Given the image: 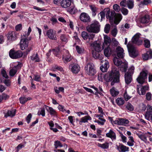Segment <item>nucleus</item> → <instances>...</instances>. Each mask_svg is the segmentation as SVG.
Segmentation results:
<instances>
[{
	"label": "nucleus",
	"instance_id": "f257e3e1",
	"mask_svg": "<svg viewBox=\"0 0 152 152\" xmlns=\"http://www.w3.org/2000/svg\"><path fill=\"white\" fill-rule=\"evenodd\" d=\"M105 80L107 82H110L111 85L113 86L115 83L119 82L120 74L118 69L116 67H113L111 71L104 76Z\"/></svg>",
	"mask_w": 152,
	"mask_h": 152
},
{
	"label": "nucleus",
	"instance_id": "f03ea898",
	"mask_svg": "<svg viewBox=\"0 0 152 152\" xmlns=\"http://www.w3.org/2000/svg\"><path fill=\"white\" fill-rule=\"evenodd\" d=\"M30 40L26 38L25 35H23L22 36V39L20 40V48L22 50H26V51L24 52V53L26 55H27L31 50V47H28L29 41Z\"/></svg>",
	"mask_w": 152,
	"mask_h": 152
},
{
	"label": "nucleus",
	"instance_id": "7ed1b4c3",
	"mask_svg": "<svg viewBox=\"0 0 152 152\" xmlns=\"http://www.w3.org/2000/svg\"><path fill=\"white\" fill-rule=\"evenodd\" d=\"M100 25L97 21H94L86 27V30L89 33H97L100 31Z\"/></svg>",
	"mask_w": 152,
	"mask_h": 152
},
{
	"label": "nucleus",
	"instance_id": "20e7f679",
	"mask_svg": "<svg viewBox=\"0 0 152 152\" xmlns=\"http://www.w3.org/2000/svg\"><path fill=\"white\" fill-rule=\"evenodd\" d=\"M127 46L129 55L131 56L134 58L136 57L138 55L137 51L131 43L129 42Z\"/></svg>",
	"mask_w": 152,
	"mask_h": 152
},
{
	"label": "nucleus",
	"instance_id": "39448f33",
	"mask_svg": "<svg viewBox=\"0 0 152 152\" xmlns=\"http://www.w3.org/2000/svg\"><path fill=\"white\" fill-rule=\"evenodd\" d=\"M86 72L90 75H94L96 73L94 65L92 63L87 64L85 66Z\"/></svg>",
	"mask_w": 152,
	"mask_h": 152
},
{
	"label": "nucleus",
	"instance_id": "423d86ee",
	"mask_svg": "<svg viewBox=\"0 0 152 152\" xmlns=\"http://www.w3.org/2000/svg\"><path fill=\"white\" fill-rule=\"evenodd\" d=\"M148 74L147 70H143L137 79L138 83L141 84H143L145 82V80L147 78Z\"/></svg>",
	"mask_w": 152,
	"mask_h": 152
},
{
	"label": "nucleus",
	"instance_id": "0eeeda50",
	"mask_svg": "<svg viewBox=\"0 0 152 152\" xmlns=\"http://www.w3.org/2000/svg\"><path fill=\"white\" fill-rule=\"evenodd\" d=\"M9 56L12 58L16 59L22 57L23 54L20 51H15L12 49L9 52Z\"/></svg>",
	"mask_w": 152,
	"mask_h": 152
},
{
	"label": "nucleus",
	"instance_id": "6e6552de",
	"mask_svg": "<svg viewBox=\"0 0 152 152\" xmlns=\"http://www.w3.org/2000/svg\"><path fill=\"white\" fill-rule=\"evenodd\" d=\"M81 36L85 40L88 39L89 41L93 40L95 37V34L89 33L86 31H83L81 34Z\"/></svg>",
	"mask_w": 152,
	"mask_h": 152
},
{
	"label": "nucleus",
	"instance_id": "1a4fd4ad",
	"mask_svg": "<svg viewBox=\"0 0 152 152\" xmlns=\"http://www.w3.org/2000/svg\"><path fill=\"white\" fill-rule=\"evenodd\" d=\"M56 34L55 31L53 29H50L47 31L46 34L50 39L53 40H56L57 38Z\"/></svg>",
	"mask_w": 152,
	"mask_h": 152
},
{
	"label": "nucleus",
	"instance_id": "9d476101",
	"mask_svg": "<svg viewBox=\"0 0 152 152\" xmlns=\"http://www.w3.org/2000/svg\"><path fill=\"white\" fill-rule=\"evenodd\" d=\"M141 34L139 33H137L135 34L132 37V42L137 45H140L142 44V40L140 39V37Z\"/></svg>",
	"mask_w": 152,
	"mask_h": 152
},
{
	"label": "nucleus",
	"instance_id": "9b49d317",
	"mask_svg": "<svg viewBox=\"0 0 152 152\" xmlns=\"http://www.w3.org/2000/svg\"><path fill=\"white\" fill-rule=\"evenodd\" d=\"M100 70L103 72H106L109 67V63L106 60L101 61Z\"/></svg>",
	"mask_w": 152,
	"mask_h": 152
},
{
	"label": "nucleus",
	"instance_id": "f8f14e48",
	"mask_svg": "<svg viewBox=\"0 0 152 152\" xmlns=\"http://www.w3.org/2000/svg\"><path fill=\"white\" fill-rule=\"evenodd\" d=\"M145 117L148 120H151L152 118V106H151L150 105H148Z\"/></svg>",
	"mask_w": 152,
	"mask_h": 152
},
{
	"label": "nucleus",
	"instance_id": "ddd939ff",
	"mask_svg": "<svg viewBox=\"0 0 152 152\" xmlns=\"http://www.w3.org/2000/svg\"><path fill=\"white\" fill-rule=\"evenodd\" d=\"M69 68L70 70L74 73H77L80 71V67L77 64H70Z\"/></svg>",
	"mask_w": 152,
	"mask_h": 152
},
{
	"label": "nucleus",
	"instance_id": "4468645a",
	"mask_svg": "<svg viewBox=\"0 0 152 152\" xmlns=\"http://www.w3.org/2000/svg\"><path fill=\"white\" fill-rule=\"evenodd\" d=\"M91 45L93 48L94 50H95L97 52H101L103 49L102 47V48L100 44L97 43L96 41H94L91 44Z\"/></svg>",
	"mask_w": 152,
	"mask_h": 152
},
{
	"label": "nucleus",
	"instance_id": "2eb2a0df",
	"mask_svg": "<svg viewBox=\"0 0 152 152\" xmlns=\"http://www.w3.org/2000/svg\"><path fill=\"white\" fill-rule=\"evenodd\" d=\"M80 19L83 22L86 23L90 22V18L89 15L85 12L81 13L80 16Z\"/></svg>",
	"mask_w": 152,
	"mask_h": 152
},
{
	"label": "nucleus",
	"instance_id": "dca6fc26",
	"mask_svg": "<svg viewBox=\"0 0 152 152\" xmlns=\"http://www.w3.org/2000/svg\"><path fill=\"white\" fill-rule=\"evenodd\" d=\"M142 87L141 85H137V90L138 93L139 94L141 95H144L145 94L146 91L149 89L148 86L147 85L142 86V90L141 91H140V88Z\"/></svg>",
	"mask_w": 152,
	"mask_h": 152
},
{
	"label": "nucleus",
	"instance_id": "f3484780",
	"mask_svg": "<svg viewBox=\"0 0 152 152\" xmlns=\"http://www.w3.org/2000/svg\"><path fill=\"white\" fill-rule=\"evenodd\" d=\"M17 34L15 31H11L8 33L7 39L10 41H14L17 39Z\"/></svg>",
	"mask_w": 152,
	"mask_h": 152
},
{
	"label": "nucleus",
	"instance_id": "a211bd4d",
	"mask_svg": "<svg viewBox=\"0 0 152 152\" xmlns=\"http://www.w3.org/2000/svg\"><path fill=\"white\" fill-rule=\"evenodd\" d=\"M61 6L63 8H66L69 7L71 5V0H62L60 2Z\"/></svg>",
	"mask_w": 152,
	"mask_h": 152
},
{
	"label": "nucleus",
	"instance_id": "6ab92c4d",
	"mask_svg": "<svg viewBox=\"0 0 152 152\" xmlns=\"http://www.w3.org/2000/svg\"><path fill=\"white\" fill-rule=\"evenodd\" d=\"M115 51L117 53V56L119 58H123L124 54L123 49L118 46L116 48Z\"/></svg>",
	"mask_w": 152,
	"mask_h": 152
},
{
	"label": "nucleus",
	"instance_id": "aec40b11",
	"mask_svg": "<svg viewBox=\"0 0 152 152\" xmlns=\"http://www.w3.org/2000/svg\"><path fill=\"white\" fill-rule=\"evenodd\" d=\"M66 53L63 56L62 58L65 63L70 61L72 58V57L68 51H66Z\"/></svg>",
	"mask_w": 152,
	"mask_h": 152
},
{
	"label": "nucleus",
	"instance_id": "412c9836",
	"mask_svg": "<svg viewBox=\"0 0 152 152\" xmlns=\"http://www.w3.org/2000/svg\"><path fill=\"white\" fill-rule=\"evenodd\" d=\"M116 147L117 149L120 152H125L129 151V147H126L122 144H120L119 145H117Z\"/></svg>",
	"mask_w": 152,
	"mask_h": 152
},
{
	"label": "nucleus",
	"instance_id": "4be33fe9",
	"mask_svg": "<svg viewBox=\"0 0 152 152\" xmlns=\"http://www.w3.org/2000/svg\"><path fill=\"white\" fill-rule=\"evenodd\" d=\"M143 59L147 60L152 58V51L151 50L147 51L146 53L142 56Z\"/></svg>",
	"mask_w": 152,
	"mask_h": 152
},
{
	"label": "nucleus",
	"instance_id": "5701e85b",
	"mask_svg": "<svg viewBox=\"0 0 152 152\" xmlns=\"http://www.w3.org/2000/svg\"><path fill=\"white\" fill-rule=\"evenodd\" d=\"M104 42L103 44V46H102L103 49H104L105 47H109L111 41L110 37L107 36L104 37Z\"/></svg>",
	"mask_w": 152,
	"mask_h": 152
},
{
	"label": "nucleus",
	"instance_id": "b1692460",
	"mask_svg": "<svg viewBox=\"0 0 152 152\" xmlns=\"http://www.w3.org/2000/svg\"><path fill=\"white\" fill-rule=\"evenodd\" d=\"M104 11L107 12L106 14V17L107 19L109 20L113 19V15L112 14L114 13V11L110 13V9L109 8H107L104 9Z\"/></svg>",
	"mask_w": 152,
	"mask_h": 152
},
{
	"label": "nucleus",
	"instance_id": "393cba45",
	"mask_svg": "<svg viewBox=\"0 0 152 152\" xmlns=\"http://www.w3.org/2000/svg\"><path fill=\"white\" fill-rule=\"evenodd\" d=\"M14 67L16 69H13L10 71V74L11 76H14L15 75L17 72V69L21 68V64L18 63L17 65L15 66Z\"/></svg>",
	"mask_w": 152,
	"mask_h": 152
},
{
	"label": "nucleus",
	"instance_id": "a878e982",
	"mask_svg": "<svg viewBox=\"0 0 152 152\" xmlns=\"http://www.w3.org/2000/svg\"><path fill=\"white\" fill-rule=\"evenodd\" d=\"M95 50H93L92 51V54L93 56L95 59H99L102 60L103 58V56L102 54H100Z\"/></svg>",
	"mask_w": 152,
	"mask_h": 152
},
{
	"label": "nucleus",
	"instance_id": "bb28decb",
	"mask_svg": "<svg viewBox=\"0 0 152 152\" xmlns=\"http://www.w3.org/2000/svg\"><path fill=\"white\" fill-rule=\"evenodd\" d=\"M106 136L111 138L112 140H115L116 138L115 133L112 130H110L109 132L106 133Z\"/></svg>",
	"mask_w": 152,
	"mask_h": 152
},
{
	"label": "nucleus",
	"instance_id": "cd10ccee",
	"mask_svg": "<svg viewBox=\"0 0 152 152\" xmlns=\"http://www.w3.org/2000/svg\"><path fill=\"white\" fill-rule=\"evenodd\" d=\"M128 68V64L125 62L122 63L120 67V70L122 72H126Z\"/></svg>",
	"mask_w": 152,
	"mask_h": 152
},
{
	"label": "nucleus",
	"instance_id": "c85d7f7f",
	"mask_svg": "<svg viewBox=\"0 0 152 152\" xmlns=\"http://www.w3.org/2000/svg\"><path fill=\"white\" fill-rule=\"evenodd\" d=\"M124 77L126 83L127 84H130L132 80V76L127 74H125Z\"/></svg>",
	"mask_w": 152,
	"mask_h": 152
},
{
	"label": "nucleus",
	"instance_id": "c756f323",
	"mask_svg": "<svg viewBox=\"0 0 152 152\" xmlns=\"http://www.w3.org/2000/svg\"><path fill=\"white\" fill-rule=\"evenodd\" d=\"M89 7L92 11V16H95L96 15L98 8L94 5H90L89 6Z\"/></svg>",
	"mask_w": 152,
	"mask_h": 152
},
{
	"label": "nucleus",
	"instance_id": "7c9ffc66",
	"mask_svg": "<svg viewBox=\"0 0 152 152\" xmlns=\"http://www.w3.org/2000/svg\"><path fill=\"white\" fill-rule=\"evenodd\" d=\"M149 17L148 15H145L141 18L140 20V22L142 23H147L149 22Z\"/></svg>",
	"mask_w": 152,
	"mask_h": 152
},
{
	"label": "nucleus",
	"instance_id": "2f4dec72",
	"mask_svg": "<svg viewBox=\"0 0 152 152\" xmlns=\"http://www.w3.org/2000/svg\"><path fill=\"white\" fill-rule=\"evenodd\" d=\"M122 18V16L121 14H117L114 19V22L116 24H118Z\"/></svg>",
	"mask_w": 152,
	"mask_h": 152
},
{
	"label": "nucleus",
	"instance_id": "473e14b6",
	"mask_svg": "<svg viewBox=\"0 0 152 152\" xmlns=\"http://www.w3.org/2000/svg\"><path fill=\"white\" fill-rule=\"evenodd\" d=\"M105 48L104 50V56L108 57L110 56L111 54V50L110 47H105Z\"/></svg>",
	"mask_w": 152,
	"mask_h": 152
},
{
	"label": "nucleus",
	"instance_id": "72a5a7b5",
	"mask_svg": "<svg viewBox=\"0 0 152 152\" xmlns=\"http://www.w3.org/2000/svg\"><path fill=\"white\" fill-rule=\"evenodd\" d=\"M15 113V110H9L7 113L5 114V117H7L8 116L12 117L14 116Z\"/></svg>",
	"mask_w": 152,
	"mask_h": 152
},
{
	"label": "nucleus",
	"instance_id": "f704fd0d",
	"mask_svg": "<svg viewBox=\"0 0 152 152\" xmlns=\"http://www.w3.org/2000/svg\"><path fill=\"white\" fill-rule=\"evenodd\" d=\"M30 59L32 61H34L36 62H38L40 61L39 58L37 53L33 54L32 56H30Z\"/></svg>",
	"mask_w": 152,
	"mask_h": 152
},
{
	"label": "nucleus",
	"instance_id": "c9c22d12",
	"mask_svg": "<svg viewBox=\"0 0 152 152\" xmlns=\"http://www.w3.org/2000/svg\"><path fill=\"white\" fill-rule=\"evenodd\" d=\"M31 99V98L30 97L26 98L24 97H21L19 98V100L20 103L24 104L28 101Z\"/></svg>",
	"mask_w": 152,
	"mask_h": 152
},
{
	"label": "nucleus",
	"instance_id": "e433bc0d",
	"mask_svg": "<svg viewBox=\"0 0 152 152\" xmlns=\"http://www.w3.org/2000/svg\"><path fill=\"white\" fill-rule=\"evenodd\" d=\"M110 92L112 96L115 97L119 94V92L116 90L114 87L110 89Z\"/></svg>",
	"mask_w": 152,
	"mask_h": 152
},
{
	"label": "nucleus",
	"instance_id": "4c0bfd02",
	"mask_svg": "<svg viewBox=\"0 0 152 152\" xmlns=\"http://www.w3.org/2000/svg\"><path fill=\"white\" fill-rule=\"evenodd\" d=\"M68 11L71 14H74L77 12L78 10L75 6H72L68 9Z\"/></svg>",
	"mask_w": 152,
	"mask_h": 152
},
{
	"label": "nucleus",
	"instance_id": "58836bf2",
	"mask_svg": "<svg viewBox=\"0 0 152 152\" xmlns=\"http://www.w3.org/2000/svg\"><path fill=\"white\" fill-rule=\"evenodd\" d=\"M81 120L80 121V124H81V123H85L87 122L88 120H91V118L89 115H87L82 118Z\"/></svg>",
	"mask_w": 152,
	"mask_h": 152
},
{
	"label": "nucleus",
	"instance_id": "ea45409f",
	"mask_svg": "<svg viewBox=\"0 0 152 152\" xmlns=\"http://www.w3.org/2000/svg\"><path fill=\"white\" fill-rule=\"evenodd\" d=\"M113 61L114 64L117 66L120 65L122 63L121 61V60L118 59L117 57H115L114 58Z\"/></svg>",
	"mask_w": 152,
	"mask_h": 152
},
{
	"label": "nucleus",
	"instance_id": "a19ab883",
	"mask_svg": "<svg viewBox=\"0 0 152 152\" xmlns=\"http://www.w3.org/2000/svg\"><path fill=\"white\" fill-rule=\"evenodd\" d=\"M124 102V100L122 98H118L116 100V102L119 106L123 105Z\"/></svg>",
	"mask_w": 152,
	"mask_h": 152
},
{
	"label": "nucleus",
	"instance_id": "79ce46f5",
	"mask_svg": "<svg viewBox=\"0 0 152 152\" xmlns=\"http://www.w3.org/2000/svg\"><path fill=\"white\" fill-rule=\"evenodd\" d=\"M120 125H126L129 122L128 120L122 118H120Z\"/></svg>",
	"mask_w": 152,
	"mask_h": 152
},
{
	"label": "nucleus",
	"instance_id": "37998d69",
	"mask_svg": "<svg viewBox=\"0 0 152 152\" xmlns=\"http://www.w3.org/2000/svg\"><path fill=\"white\" fill-rule=\"evenodd\" d=\"M128 138L130 141H129L127 142L128 145L130 146H133L134 145V143L135 142L133 137L132 136H129Z\"/></svg>",
	"mask_w": 152,
	"mask_h": 152
},
{
	"label": "nucleus",
	"instance_id": "c03bdc74",
	"mask_svg": "<svg viewBox=\"0 0 152 152\" xmlns=\"http://www.w3.org/2000/svg\"><path fill=\"white\" fill-rule=\"evenodd\" d=\"M48 109L47 108V110L49 113L50 114L52 115H55L56 114V112L53 108L47 106Z\"/></svg>",
	"mask_w": 152,
	"mask_h": 152
},
{
	"label": "nucleus",
	"instance_id": "a18cd8bd",
	"mask_svg": "<svg viewBox=\"0 0 152 152\" xmlns=\"http://www.w3.org/2000/svg\"><path fill=\"white\" fill-rule=\"evenodd\" d=\"M134 67L133 66H132L129 68L128 71L125 74H127L128 75H131L132 76L134 73Z\"/></svg>",
	"mask_w": 152,
	"mask_h": 152
},
{
	"label": "nucleus",
	"instance_id": "49530a36",
	"mask_svg": "<svg viewBox=\"0 0 152 152\" xmlns=\"http://www.w3.org/2000/svg\"><path fill=\"white\" fill-rule=\"evenodd\" d=\"M127 4L128 7L130 9H132L134 6L133 0H128Z\"/></svg>",
	"mask_w": 152,
	"mask_h": 152
},
{
	"label": "nucleus",
	"instance_id": "de8ad7c7",
	"mask_svg": "<svg viewBox=\"0 0 152 152\" xmlns=\"http://www.w3.org/2000/svg\"><path fill=\"white\" fill-rule=\"evenodd\" d=\"M61 40L63 42H66L68 41V39L66 36L64 34H62L60 36Z\"/></svg>",
	"mask_w": 152,
	"mask_h": 152
},
{
	"label": "nucleus",
	"instance_id": "09e8293b",
	"mask_svg": "<svg viewBox=\"0 0 152 152\" xmlns=\"http://www.w3.org/2000/svg\"><path fill=\"white\" fill-rule=\"evenodd\" d=\"M126 107L128 110L130 111H133L134 109L133 106L129 102L126 105Z\"/></svg>",
	"mask_w": 152,
	"mask_h": 152
},
{
	"label": "nucleus",
	"instance_id": "8fccbe9b",
	"mask_svg": "<svg viewBox=\"0 0 152 152\" xmlns=\"http://www.w3.org/2000/svg\"><path fill=\"white\" fill-rule=\"evenodd\" d=\"M138 137L141 140L146 142L147 141L146 137L144 134H137Z\"/></svg>",
	"mask_w": 152,
	"mask_h": 152
},
{
	"label": "nucleus",
	"instance_id": "3c124183",
	"mask_svg": "<svg viewBox=\"0 0 152 152\" xmlns=\"http://www.w3.org/2000/svg\"><path fill=\"white\" fill-rule=\"evenodd\" d=\"M98 146L99 147L104 149L107 148L109 147V144L108 143L106 142L103 144H98Z\"/></svg>",
	"mask_w": 152,
	"mask_h": 152
},
{
	"label": "nucleus",
	"instance_id": "603ef678",
	"mask_svg": "<svg viewBox=\"0 0 152 152\" xmlns=\"http://www.w3.org/2000/svg\"><path fill=\"white\" fill-rule=\"evenodd\" d=\"M114 10L117 12H118L120 10V6L117 4H115L113 6Z\"/></svg>",
	"mask_w": 152,
	"mask_h": 152
},
{
	"label": "nucleus",
	"instance_id": "864d4df0",
	"mask_svg": "<svg viewBox=\"0 0 152 152\" xmlns=\"http://www.w3.org/2000/svg\"><path fill=\"white\" fill-rule=\"evenodd\" d=\"M144 45L146 48H149L150 46V41L148 39H145L144 40Z\"/></svg>",
	"mask_w": 152,
	"mask_h": 152
},
{
	"label": "nucleus",
	"instance_id": "5fc2aeb1",
	"mask_svg": "<svg viewBox=\"0 0 152 152\" xmlns=\"http://www.w3.org/2000/svg\"><path fill=\"white\" fill-rule=\"evenodd\" d=\"M110 27V25L109 24H108L106 25L104 28V31L105 33L107 34L109 32Z\"/></svg>",
	"mask_w": 152,
	"mask_h": 152
},
{
	"label": "nucleus",
	"instance_id": "6e6d98bb",
	"mask_svg": "<svg viewBox=\"0 0 152 152\" xmlns=\"http://www.w3.org/2000/svg\"><path fill=\"white\" fill-rule=\"evenodd\" d=\"M76 49L77 52L79 54H81L83 53V49L80 48L79 46L77 45L76 46Z\"/></svg>",
	"mask_w": 152,
	"mask_h": 152
},
{
	"label": "nucleus",
	"instance_id": "4d7b16f0",
	"mask_svg": "<svg viewBox=\"0 0 152 152\" xmlns=\"http://www.w3.org/2000/svg\"><path fill=\"white\" fill-rule=\"evenodd\" d=\"M53 68L54 69H57L61 72L64 71V70L62 67L57 65H56L53 67Z\"/></svg>",
	"mask_w": 152,
	"mask_h": 152
},
{
	"label": "nucleus",
	"instance_id": "13d9d810",
	"mask_svg": "<svg viewBox=\"0 0 152 152\" xmlns=\"http://www.w3.org/2000/svg\"><path fill=\"white\" fill-rule=\"evenodd\" d=\"M121 11L122 14L124 15H126L128 13V10L124 7H123L121 9Z\"/></svg>",
	"mask_w": 152,
	"mask_h": 152
},
{
	"label": "nucleus",
	"instance_id": "bf43d9fd",
	"mask_svg": "<svg viewBox=\"0 0 152 152\" xmlns=\"http://www.w3.org/2000/svg\"><path fill=\"white\" fill-rule=\"evenodd\" d=\"M54 145L56 148L58 147L59 146L61 147L63 146L62 145H61L60 142L58 140L56 141L55 142Z\"/></svg>",
	"mask_w": 152,
	"mask_h": 152
},
{
	"label": "nucleus",
	"instance_id": "052dcab7",
	"mask_svg": "<svg viewBox=\"0 0 152 152\" xmlns=\"http://www.w3.org/2000/svg\"><path fill=\"white\" fill-rule=\"evenodd\" d=\"M151 3V0H144L143 1L141 2V4L142 5H148V4H150Z\"/></svg>",
	"mask_w": 152,
	"mask_h": 152
},
{
	"label": "nucleus",
	"instance_id": "680f3d73",
	"mask_svg": "<svg viewBox=\"0 0 152 152\" xmlns=\"http://www.w3.org/2000/svg\"><path fill=\"white\" fill-rule=\"evenodd\" d=\"M124 97L125 100L126 101H128L131 98V96L128 95L126 91H125L124 94Z\"/></svg>",
	"mask_w": 152,
	"mask_h": 152
},
{
	"label": "nucleus",
	"instance_id": "e2e57ef3",
	"mask_svg": "<svg viewBox=\"0 0 152 152\" xmlns=\"http://www.w3.org/2000/svg\"><path fill=\"white\" fill-rule=\"evenodd\" d=\"M146 99L148 101L150 100L152 97V94L150 92H148L146 95Z\"/></svg>",
	"mask_w": 152,
	"mask_h": 152
},
{
	"label": "nucleus",
	"instance_id": "0e129e2a",
	"mask_svg": "<svg viewBox=\"0 0 152 152\" xmlns=\"http://www.w3.org/2000/svg\"><path fill=\"white\" fill-rule=\"evenodd\" d=\"M37 114L39 115H42V116H44L45 115V110L44 108L41 109V110L40 111V113H39L38 112Z\"/></svg>",
	"mask_w": 152,
	"mask_h": 152
},
{
	"label": "nucleus",
	"instance_id": "69168bd1",
	"mask_svg": "<svg viewBox=\"0 0 152 152\" xmlns=\"http://www.w3.org/2000/svg\"><path fill=\"white\" fill-rule=\"evenodd\" d=\"M105 11H104V10H103V11L101 12L99 14V15L101 18V20H102V19L104 18L105 16Z\"/></svg>",
	"mask_w": 152,
	"mask_h": 152
},
{
	"label": "nucleus",
	"instance_id": "338daca9",
	"mask_svg": "<svg viewBox=\"0 0 152 152\" xmlns=\"http://www.w3.org/2000/svg\"><path fill=\"white\" fill-rule=\"evenodd\" d=\"M117 30L116 28H114L111 32L112 35L114 36L115 37L117 34Z\"/></svg>",
	"mask_w": 152,
	"mask_h": 152
},
{
	"label": "nucleus",
	"instance_id": "774afa93",
	"mask_svg": "<svg viewBox=\"0 0 152 152\" xmlns=\"http://www.w3.org/2000/svg\"><path fill=\"white\" fill-rule=\"evenodd\" d=\"M32 115L31 113H29L26 118V120L28 124H29Z\"/></svg>",
	"mask_w": 152,
	"mask_h": 152
}]
</instances>
